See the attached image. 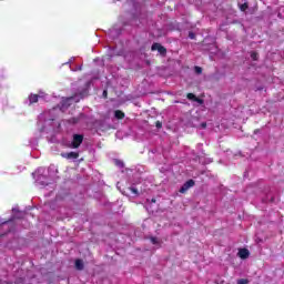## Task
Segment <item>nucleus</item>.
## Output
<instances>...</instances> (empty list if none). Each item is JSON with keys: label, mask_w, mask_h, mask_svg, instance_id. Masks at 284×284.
<instances>
[{"label": "nucleus", "mask_w": 284, "mask_h": 284, "mask_svg": "<svg viewBox=\"0 0 284 284\" xmlns=\"http://www.w3.org/2000/svg\"><path fill=\"white\" fill-rule=\"evenodd\" d=\"M81 143H83V136L81 134H74L73 140H72L71 144L69 145V148L77 150V148H79L81 145Z\"/></svg>", "instance_id": "1"}, {"label": "nucleus", "mask_w": 284, "mask_h": 284, "mask_svg": "<svg viewBox=\"0 0 284 284\" xmlns=\"http://www.w3.org/2000/svg\"><path fill=\"white\" fill-rule=\"evenodd\" d=\"M190 187H194V180H189L186 181L182 187L180 189V193L181 194H185V192H187V190H190Z\"/></svg>", "instance_id": "2"}, {"label": "nucleus", "mask_w": 284, "mask_h": 284, "mask_svg": "<svg viewBox=\"0 0 284 284\" xmlns=\"http://www.w3.org/2000/svg\"><path fill=\"white\" fill-rule=\"evenodd\" d=\"M61 156L63 159L74 160V159H79V152L61 153Z\"/></svg>", "instance_id": "3"}, {"label": "nucleus", "mask_w": 284, "mask_h": 284, "mask_svg": "<svg viewBox=\"0 0 284 284\" xmlns=\"http://www.w3.org/2000/svg\"><path fill=\"white\" fill-rule=\"evenodd\" d=\"M237 256L243 260L250 258V251L247 248H240Z\"/></svg>", "instance_id": "4"}, {"label": "nucleus", "mask_w": 284, "mask_h": 284, "mask_svg": "<svg viewBox=\"0 0 284 284\" xmlns=\"http://www.w3.org/2000/svg\"><path fill=\"white\" fill-rule=\"evenodd\" d=\"M72 101H75V103H79V100H77V98H74V97L67 98V99L62 100V108H68V105H70L72 103Z\"/></svg>", "instance_id": "5"}, {"label": "nucleus", "mask_w": 284, "mask_h": 284, "mask_svg": "<svg viewBox=\"0 0 284 284\" xmlns=\"http://www.w3.org/2000/svg\"><path fill=\"white\" fill-rule=\"evenodd\" d=\"M151 50H158V52H160L161 54H165L166 52L165 48L159 43L152 44Z\"/></svg>", "instance_id": "6"}, {"label": "nucleus", "mask_w": 284, "mask_h": 284, "mask_svg": "<svg viewBox=\"0 0 284 284\" xmlns=\"http://www.w3.org/2000/svg\"><path fill=\"white\" fill-rule=\"evenodd\" d=\"M39 101V95L38 94H31L29 97V103H37Z\"/></svg>", "instance_id": "7"}, {"label": "nucleus", "mask_w": 284, "mask_h": 284, "mask_svg": "<svg viewBox=\"0 0 284 284\" xmlns=\"http://www.w3.org/2000/svg\"><path fill=\"white\" fill-rule=\"evenodd\" d=\"M75 270H83V260H75Z\"/></svg>", "instance_id": "8"}, {"label": "nucleus", "mask_w": 284, "mask_h": 284, "mask_svg": "<svg viewBox=\"0 0 284 284\" xmlns=\"http://www.w3.org/2000/svg\"><path fill=\"white\" fill-rule=\"evenodd\" d=\"M115 119H124L125 118V113H123V111H115Z\"/></svg>", "instance_id": "9"}, {"label": "nucleus", "mask_w": 284, "mask_h": 284, "mask_svg": "<svg viewBox=\"0 0 284 284\" xmlns=\"http://www.w3.org/2000/svg\"><path fill=\"white\" fill-rule=\"evenodd\" d=\"M240 10L245 12V10H247V3L240 4Z\"/></svg>", "instance_id": "10"}, {"label": "nucleus", "mask_w": 284, "mask_h": 284, "mask_svg": "<svg viewBox=\"0 0 284 284\" xmlns=\"http://www.w3.org/2000/svg\"><path fill=\"white\" fill-rule=\"evenodd\" d=\"M196 74H201L203 72V69L201 67L194 68Z\"/></svg>", "instance_id": "11"}, {"label": "nucleus", "mask_w": 284, "mask_h": 284, "mask_svg": "<svg viewBox=\"0 0 284 284\" xmlns=\"http://www.w3.org/2000/svg\"><path fill=\"white\" fill-rule=\"evenodd\" d=\"M151 243H152L153 245H159V239H156V237H151Z\"/></svg>", "instance_id": "12"}, {"label": "nucleus", "mask_w": 284, "mask_h": 284, "mask_svg": "<svg viewBox=\"0 0 284 284\" xmlns=\"http://www.w3.org/2000/svg\"><path fill=\"white\" fill-rule=\"evenodd\" d=\"M250 281L245 280V278H241L237 281V284H248Z\"/></svg>", "instance_id": "13"}, {"label": "nucleus", "mask_w": 284, "mask_h": 284, "mask_svg": "<svg viewBox=\"0 0 284 284\" xmlns=\"http://www.w3.org/2000/svg\"><path fill=\"white\" fill-rule=\"evenodd\" d=\"M187 99H190L192 101V100L196 99V95H194L193 93H189Z\"/></svg>", "instance_id": "14"}, {"label": "nucleus", "mask_w": 284, "mask_h": 284, "mask_svg": "<svg viewBox=\"0 0 284 284\" xmlns=\"http://www.w3.org/2000/svg\"><path fill=\"white\" fill-rule=\"evenodd\" d=\"M115 164L119 166V168H123V162L119 161V160H115Z\"/></svg>", "instance_id": "15"}, {"label": "nucleus", "mask_w": 284, "mask_h": 284, "mask_svg": "<svg viewBox=\"0 0 284 284\" xmlns=\"http://www.w3.org/2000/svg\"><path fill=\"white\" fill-rule=\"evenodd\" d=\"M131 192H132L133 194H139V191H138L136 189H134V187L131 189Z\"/></svg>", "instance_id": "16"}, {"label": "nucleus", "mask_w": 284, "mask_h": 284, "mask_svg": "<svg viewBox=\"0 0 284 284\" xmlns=\"http://www.w3.org/2000/svg\"><path fill=\"white\" fill-rule=\"evenodd\" d=\"M251 57L254 59V61H256V53H252Z\"/></svg>", "instance_id": "17"}, {"label": "nucleus", "mask_w": 284, "mask_h": 284, "mask_svg": "<svg viewBox=\"0 0 284 284\" xmlns=\"http://www.w3.org/2000/svg\"><path fill=\"white\" fill-rule=\"evenodd\" d=\"M156 128H162L161 122H156Z\"/></svg>", "instance_id": "18"}, {"label": "nucleus", "mask_w": 284, "mask_h": 284, "mask_svg": "<svg viewBox=\"0 0 284 284\" xmlns=\"http://www.w3.org/2000/svg\"><path fill=\"white\" fill-rule=\"evenodd\" d=\"M190 39H194V33H190Z\"/></svg>", "instance_id": "19"}, {"label": "nucleus", "mask_w": 284, "mask_h": 284, "mask_svg": "<svg viewBox=\"0 0 284 284\" xmlns=\"http://www.w3.org/2000/svg\"><path fill=\"white\" fill-rule=\"evenodd\" d=\"M103 95H104V97H108V91H103Z\"/></svg>", "instance_id": "20"}, {"label": "nucleus", "mask_w": 284, "mask_h": 284, "mask_svg": "<svg viewBox=\"0 0 284 284\" xmlns=\"http://www.w3.org/2000/svg\"><path fill=\"white\" fill-rule=\"evenodd\" d=\"M201 125H202V128H206L207 126V124H205V123H202Z\"/></svg>", "instance_id": "21"}, {"label": "nucleus", "mask_w": 284, "mask_h": 284, "mask_svg": "<svg viewBox=\"0 0 284 284\" xmlns=\"http://www.w3.org/2000/svg\"><path fill=\"white\" fill-rule=\"evenodd\" d=\"M6 225V223L1 224L0 227H3Z\"/></svg>", "instance_id": "22"}, {"label": "nucleus", "mask_w": 284, "mask_h": 284, "mask_svg": "<svg viewBox=\"0 0 284 284\" xmlns=\"http://www.w3.org/2000/svg\"><path fill=\"white\" fill-rule=\"evenodd\" d=\"M152 203H156V200H152Z\"/></svg>", "instance_id": "23"}]
</instances>
